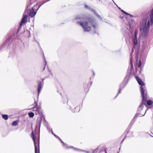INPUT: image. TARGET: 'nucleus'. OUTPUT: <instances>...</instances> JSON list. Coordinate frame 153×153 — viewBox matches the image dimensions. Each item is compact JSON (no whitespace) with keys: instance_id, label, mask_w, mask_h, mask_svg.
I'll use <instances>...</instances> for the list:
<instances>
[{"instance_id":"obj_1","label":"nucleus","mask_w":153,"mask_h":153,"mask_svg":"<svg viewBox=\"0 0 153 153\" xmlns=\"http://www.w3.org/2000/svg\"><path fill=\"white\" fill-rule=\"evenodd\" d=\"M74 22L77 24L81 26L83 28L84 31L89 32L93 28L94 33L95 30L97 28V25L95 21L92 19H83L76 17Z\"/></svg>"},{"instance_id":"obj_2","label":"nucleus","mask_w":153,"mask_h":153,"mask_svg":"<svg viewBox=\"0 0 153 153\" xmlns=\"http://www.w3.org/2000/svg\"><path fill=\"white\" fill-rule=\"evenodd\" d=\"M153 24V8L149 13V16L143 18L140 22V30L142 36L146 37L149 31L150 26Z\"/></svg>"},{"instance_id":"obj_3","label":"nucleus","mask_w":153,"mask_h":153,"mask_svg":"<svg viewBox=\"0 0 153 153\" xmlns=\"http://www.w3.org/2000/svg\"><path fill=\"white\" fill-rule=\"evenodd\" d=\"M146 92V91L144 90L143 88L141 87V94L142 97V101L138 108L137 113L135 114L134 117V118L131 121L130 123L131 124L132 123L133 124L134 123L137 117H142L144 116L147 111V109H146V110L145 113L143 114L142 112H140V111H141L143 109L144 105H145L146 107H147V105H146V103L147 99V96L146 95H145L144 94V92Z\"/></svg>"},{"instance_id":"obj_4","label":"nucleus","mask_w":153,"mask_h":153,"mask_svg":"<svg viewBox=\"0 0 153 153\" xmlns=\"http://www.w3.org/2000/svg\"><path fill=\"white\" fill-rule=\"evenodd\" d=\"M35 6H36L34 5L33 7H32L31 9H29L27 10L24 13L20 24V26H21L22 24H25L27 22V19L28 16L32 18L35 15L36 13V11H34Z\"/></svg>"},{"instance_id":"obj_5","label":"nucleus","mask_w":153,"mask_h":153,"mask_svg":"<svg viewBox=\"0 0 153 153\" xmlns=\"http://www.w3.org/2000/svg\"><path fill=\"white\" fill-rule=\"evenodd\" d=\"M136 79H137V81L139 83V84L141 85L140 88V91L141 92V87H142L143 88V90L146 91L145 92H144V94L145 95H147V91L146 89L145 88H144L143 87V86H144V83L142 81V80L138 77H136Z\"/></svg>"},{"instance_id":"obj_6","label":"nucleus","mask_w":153,"mask_h":153,"mask_svg":"<svg viewBox=\"0 0 153 153\" xmlns=\"http://www.w3.org/2000/svg\"><path fill=\"white\" fill-rule=\"evenodd\" d=\"M33 111L36 114H38L39 113H40L41 112V108L35 106L33 108Z\"/></svg>"},{"instance_id":"obj_7","label":"nucleus","mask_w":153,"mask_h":153,"mask_svg":"<svg viewBox=\"0 0 153 153\" xmlns=\"http://www.w3.org/2000/svg\"><path fill=\"white\" fill-rule=\"evenodd\" d=\"M42 87V82L39 81L38 82V87L37 88V91L38 92V96H39L40 93V91Z\"/></svg>"},{"instance_id":"obj_8","label":"nucleus","mask_w":153,"mask_h":153,"mask_svg":"<svg viewBox=\"0 0 153 153\" xmlns=\"http://www.w3.org/2000/svg\"><path fill=\"white\" fill-rule=\"evenodd\" d=\"M34 143L35 146V153H39V142H38V147L36 145V142H34Z\"/></svg>"},{"instance_id":"obj_9","label":"nucleus","mask_w":153,"mask_h":153,"mask_svg":"<svg viewBox=\"0 0 153 153\" xmlns=\"http://www.w3.org/2000/svg\"><path fill=\"white\" fill-rule=\"evenodd\" d=\"M124 86H125V85H124V84L123 83H122L120 85L119 89V90H118V93L117 94V95H116V97H115V98H116L118 94H120L121 93L122 90L124 88Z\"/></svg>"},{"instance_id":"obj_10","label":"nucleus","mask_w":153,"mask_h":153,"mask_svg":"<svg viewBox=\"0 0 153 153\" xmlns=\"http://www.w3.org/2000/svg\"><path fill=\"white\" fill-rule=\"evenodd\" d=\"M84 7L85 9H88L91 11L94 12V13L95 11V10L92 7L86 4H85Z\"/></svg>"},{"instance_id":"obj_11","label":"nucleus","mask_w":153,"mask_h":153,"mask_svg":"<svg viewBox=\"0 0 153 153\" xmlns=\"http://www.w3.org/2000/svg\"><path fill=\"white\" fill-rule=\"evenodd\" d=\"M62 143L63 146H64V147L66 148L67 149L69 148H74V147L73 146H71V147H68L66 146V144H65L60 139L59 140Z\"/></svg>"},{"instance_id":"obj_12","label":"nucleus","mask_w":153,"mask_h":153,"mask_svg":"<svg viewBox=\"0 0 153 153\" xmlns=\"http://www.w3.org/2000/svg\"><path fill=\"white\" fill-rule=\"evenodd\" d=\"M74 148V150L75 151H80V152H85L86 153H90V152H89L85 151H84V150H79V149H76V148Z\"/></svg>"},{"instance_id":"obj_13","label":"nucleus","mask_w":153,"mask_h":153,"mask_svg":"<svg viewBox=\"0 0 153 153\" xmlns=\"http://www.w3.org/2000/svg\"><path fill=\"white\" fill-rule=\"evenodd\" d=\"M94 13L95 14V15L99 18L100 20H102V18L99 15H98L97 13L96 12V11H95L94 12Z\"/></svg>"},{"instance_id":"obj_14","label":"nucleus","mask_w":153,"mask_h":153,"mask_svg":"<svg viewBox=\"0 0 153 153\" xmlns=\"http://www.w3.org/2000/svg\"><path fill=\"white\" fill-rule=\"evenodd\" d=\"M147 103L148 105H151L153 103V102L151 100H148L147 101Z\"/></svg>"},{"instance_id":"obj_15","label":"nucleus","mask_w":153,"mask_h":153,"mask_svg":"<svg viewBox=\"0 0 153 153\" xmlns=\"http://www.w3.org/2000/svg\"><path fill=\"white\" fill-rule=\"evenodd\" d=\"M3 118L5 120H7L8 119V115L6 114H3L2 116Z\"/></svg>"},{"instance_id":"obj_16","label":"nucleus","mask_w":153,"mask_h":153,"mask_svg":"<svg viewBox=\"0 0 153 153\" xmlns=\"http://www.w3.org/2000/svg\"><path fill=\"white\" fill-rule=\"evenodd\" d=\"M132 60L131 58H131L130 59V66H131V70L133 68V64L132 62Z\"/></svg>"},{"instance_id":"obj_17","label":"nucleus","mask_w":153,"mask_h":153,"mask_svg":"<svg viewBox=\"0 0 153 153\" xmlns=\"http://www.w3.org/2000/svg\"><path fill=\"white\" fill-rule=\"evenodd\" d=\"M18 124V122L17 121H13L12 123V125L13 126H16Z\"/></svg>"},{"instance_id":"obj_18","label":"nucleus","mask_w":153,"mask_h":153,"mask_svg":"<svg viewBox=\"0 0 153 153\" xmlns=\"http://www.w3.org/2000/svg\"><path fill=\"white\" fill-rule=\"evenodd\" d=\"M134 44V45H136L137 44V38H134L133 39Z\"/></svg>"},{"instance_id":"obj_19","label":"nucleus","mask_w":153,"mask_h":153,"mask_svg":"<svg viewBox=\"0 0 153 153\" xmlns=\"http://www.w3.org/2000/svg\"><path fill=\"white\" fill-rule=\"evenodd\" d=\"M28 115L29 117H33L34 116V113L33 112H30L29 113Z\"/></svg>"},{"instance_id":"obj_20","label":"nucleus","mask_w":153,"mask_h":153,"mask_svg":"<svg viewBox=\"0 0 153 153\" xmlns=\"http://www.w3.org/2000/svg\"><path fill=\"white\" fill-rule=\"evenodd\" d=\"M47 129L48 130V131L49 132H50L51 131H52V129L51 128L50 126H47Z\"/></svg>"},{"instance_id":"obj_21","label":"nucleus","mask_w":153,"mask_h":153,"mask_svg":"<svg viewBox=\"0 0 153 153\" xmlns=\"http://www.w3.org/2000/svg\"><path fill=\"white\" fill-rule=\"evenodd\" d=\"M137 66L138 67H140L141 65V60H140L139 61L138 63H137Z\"/></svg>"},{"instance_id":"obj_22","label":"nucleus","mask_w":153,"mask_h":153,"mask_svg":"<svg viewBox=\"0 0 153 153\" xmlns=\"http://www.w3.org/2000/svg\"><path fill=\"white\" fill-rule=\"evenodd\" d=\"M137 32L136 31H135V32H134V38H137Z\"/></svg>"},{"instance_id":"obj_23","label":"nucleus","mask_w":153,"mask_h":153,"mask_svg":"<svg viewBox=\"0 0 153 153\" xmlns=\"http://www.w3.org/2000/svg\"><path fill=\"white\" fill-rule=\"evenodd\" d=\"M99 147H98L96 149H95V150H94L93 149L92 150V153H94V152L95 151L97 152V151H98V150Z\"/></svg>"},{"instance_id":"obj_24","label":"nucleus","mask_w":153,"mask_h":153,"mask_svg":"<svg viewBox=\"0 0 153 153\" xmlns=\"http://www.w3.org/2000/svg\"><path fill=\"white\" fill-rule=\"evenodd\" d=\"M44 3H42V4L41 5H40L39 6L38 8H37V9H36V10H38V9Z\"/></svg>"},{"instance_id":"obj_25","label":"nucleus","mask_w":153,"mask_h":153,"mask_svg":"<svg viewBox=\"0 0 153 153\" xmlns=\"http://www.w3.org/2000/svg\"><path fill=\"white\" fill-rule=\"evenodd\" d=\"M44 59L45 63V65H46V64H47V62H46V60L44 56Z\"/></svg>"},{"instance_id":"obj_26","label":"nucleus","mask_w":153,"mask_h":153,"mask_svg":"<svg viewBox=\"0 0 153 153\" xmlns=\"http://www.w3.org/2000/svg\"><path fill=\"white\" fill-rule=\"evenodd\" d=\"M55 137L56 138H57L59 140L60 139L59 138V137L58 136H57L56 135L55 136Z\"/></svg>"},{"instance_id":"obj_27","label":"nucleus","mask_w":153,"mask_h":153,"mask_svg":"<svg viewBox=\"0 0 153 153\" xmlns=\"http://www.w3.org/2000/svg\"><path fill=\"white\" fill-rule=\"evenodd\" d=\"M124 13L127 15H129V14L128 13L126 12H125Z\"/></svg>"},{"instance_id":"obj_28","label":"nucleus","mask_w":153,"mask_h":153,"mask_svg":"<svg viewBox=\"0 0 153 153\" xmlns=\"http://www.w3.org/2000/svg\"><path fill=\"white\" fill-rule=\"evenodd\" d=\"M93 76L92 78H93L95 76V73L94 71H93Z\"/></svg>"},{"instance_id":"obj_29","label":"nucleus","mask_w":153,"mask_h":153,"mask_svg":"<svg viewBox=\"0 0 153 153\" xmlns=\"http://www.w3.org/2000/svg\"><path fill=\"white\" fill-rule=\"evenodd\" d=\"M128 15H129L130 16V17L131 18L133 17V15H132L130 14H129Z\"/></svg>"},{"instance_id":"obj_30","label":"nucleus","mask_w":153,"mask_h":153,"mask_svg":"<svg viewBox=\"0 0 153 153\" xmlns=\"http://www.w3.org/2000/svg\"><path fill=\"white\" fill-rule=\"evenodd\" d=\"M51 133L54 136H55L56 135V134H55L53 133L52 131H51Z\"/></svg>"},{"instance_id":"obj_31","label":"nucleus","mask_w":153,"mask_h":153,"mask_svg":"<svg viewBox=\"0 0 153 153\" xmlns=\"http://www.w3.org/2000/svg\"><path fill=\"white\" fill-rule=\"evenodd\" d=\"M51 133L54 136H55L56 135V134H55L53 133L52 131H51Z\"/></svg>"},{"instance_id":"obj_32","label":"nucleus","mask_w":153,"mask_h":153,"mask_svg":"<svg viewBox=\"0 0 153 153\" xmlns=\"http://www.w3.org/2000/svg\"><path fill=\"white\" fill-rule=\"evenodd\" d=\"M126 137H125L123 139V140H122V142H121V143H122L123 142V141H124V140H125V138H126Z\"/></svg>"},{"instance_id":"obj_33","label":"nucleus","mask_w":153,"mask_h":153,"mask_svg":"<svg viewBox=\"0 0 153 153\" xmlns=\"http://www.w3.org/2000/svg\"><path fill=\"white\" fill-rule=\"evenodd\" d=\"M135 58H136V60L137 62V56H136V57H135Z\"/></svg>"},{"instance_id":"obj_34","label":"nucleus","mask_w":153,"mask_h":153,"mask_svg":"<svg viewBox=\"0 0 153 153\" xmlns=\"http://www.w3.org/2000/svg\"><path fill=\"white\" fill-rule=\"evenodd\" d=\"M121 11L123 13H124L125 12L124 11V10H121Z\"/></svg>"},{"instance_id":"obj_35","label":"nucleus","mask_w":153,"mask_h":153,"mask_svg":"<svg viewBox=\"0 0 153 153\" xmlns=\"http://www.w3.org/2000/svg\"><path fill=\"white\" fill-rule=\"evenodd\" d=\"M105 153H107V152H106V149H105Z\"/></svg>"},{"instance_id":"obj_36","label":"nucleus","mask_w":153,"mask_h":153,"mask_svg":"<svg viewBox=\"0 0 153 153\" xmlns=\"http://www.w3.org/2000/svg\"><path fill=\"white\" fill-rule=\"evenodd\" d=\"M35 103L36 104V105H37V103H36V102L35 101Z\"/></svg>"},{"instance_id":"obj_37","label":"nucleus","mask_w":153,"mask_h":153,"mask_svg":"<svg viewBox=\"0 0 153 153\" xmlns=\"http://www.w3.org/2000/svg\"><path fill=\"white\" fill-rule=\"evenodd\" d=\"M27 33H29V35L30 34V31H27Z\"/></svg>"},{"instance_id":"obj_38","label":"nucleus","mask_w":153,"mask_h":153,"mask_svg":"<svg viewBox=\"0 0 153 153\" xmlns=\"http://www.w3.org/2000/svg\"><path fill=\"white\" fill-rule=\"evenodd\" d=\"M9 41V40H8V39H7L6 41V42H8Z\"/></svg>"},{"instance_id":"obj_39","label":"nucleus","mask_w":153,"mask_h":153,"mask_svg":"<svg viewBox=\"0 0 153 153\" xmlns=\"http://www.w3.org/2000/svg\"><path fill=\"white\" fill-rule=\"evenodd\" d=\"M45 67H44V68H43V70H45Z\"/></svg>"},{"instance_id":"obj_40","label":"nucleus","mask_w":153,"mask_h":153,"mask_svg":"<svg viewBox=\"0 0 153 153\" xmlns=\"http://www.w3.org/2000/svg\"><path fill=\"white\" fill-rule=\"evenodd\" d=\"M120 18H121V19H123V17H121V16H120Z\"/></svg>"},{"instance_id":"obj_41","label":"nucleus","mask_w":153,"mask_h":153,"mask_svg":"<svg viewBox=\"0 0 153 153\" xmlns=\"http://www.w3.org/2000/svg\"><path fill=\"white\" fill-rule=\"evenodd\" d=\"M42 117H40V120H42Z\"/></svg>"},{"instance_id":"obj_42","label":"nucleus","mask_w":153,"mask_h":153,"mask_svg":"<svg viewBox=\"0 0 153 153\" xmlns=\"http://www.w3.org/2000/svg\"><path fill=\"white\" fill-rule=\"evenodd\" d=\"M134 51V50H133V49H132V52Z\"/></svg>"},{"instance_id":"obj_43","label":"nucleus","mask_w":153,"mask_h":153,"mask_svg":"<svg viewBox=\"0 0 153 153\" xmlns=\"http://www.w3.org/2000/svg\"><path fill=\"white\" fill-rule=\"evenodd\" d=\"M119 153V152H118L117 153Z\"/></svg>"}]
</instances>
